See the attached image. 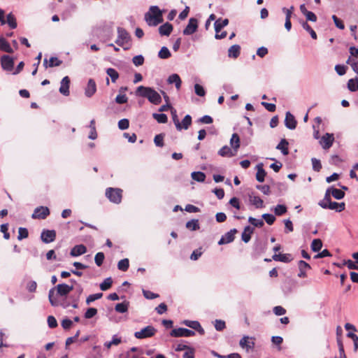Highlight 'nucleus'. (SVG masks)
I'll return each mask as SVG.
<instances>
[{
    "mask_svg": "<svg viewBox=\"0 0 358 358\" xmlns=\"http://www.w3.org/2000/svg\"><path fill=\"white\" fill-rule=\"evenodd\" d=\"M167 82L169 84H175L176 88L178 90L180 89L182 80L177 73H173L169 76Z\"/></svg>",
    "mask_w": 358,
    "mask_h": 358,
    "instance_id": "23",
    "label": "nucleus"
},
{
    "mask_svg": "<svg viewBox=\"0 0 358 358\" xmlns=\"http://www.w3.org/2000/svg\"><path fill=\"white\" fill-rule=\"evenodd\" d=\"M152 116L159 123H166L168 121L166 115L164 113H153Z\"/></svg>",
    "mask_w": 358,
    "mask_h": 358,
    "instance_id": "49",
    "label": "nucleus"
},
{
    "mask_svg": "<svg viewBox=\"0 0 358 358\" xmlns=\"http://www.w3.org/2000/svg\"><path fill=\"white\" fill-rule=\"evenodd\" d=\"M297 122L294 116L289 111L285 114V125L289 129H294L296 127Z\"/></svg>",
    "mask_w": 358,
    "mask_h": 358,
    "instance_id": "15",
    "label": "nucleus"
},
{
    "mask_svg": "<svg viewBox=\"0 0 358 358\" xmlns=\"http://www.w3.org/2000/svg\"><path fill=\"white\" fill-rule=\"evenodd\" d=\"M106 73L111 78L113 83H115L119 78L118 72L113 68H108L106 69Z\"/></svg>",
    "mask_w": 358,
    "mask_h": 358,
    "instance_id": "40",
    "label": "nucleus"
},
{
    "mask_svg": "<svg viewBox=\"0 0 358 358\" xmlns=\"http://www.w3.org/2000/svg\"><path fill=\"white\" fill-rule=\"evenodd\" d=\"M273 211L275 215L281 216L287 213V208L285 205L278 204L273 208Z\"/></svg>",
    "mask_w": 358,
    "mask_h": 358,
    "instance_id": "32",
    "label": "nucleus"
},
{
    "mask_svg": "<svg viewBox=\"0 0 358 358\" xmlns=\"http://www.w3.org/2000/svg\"><path fill=\"white\" fill-rule=\"evenodd\" d=\"M230 145L231 149L237 153L241 145V141L239 136L236 133L232 134L230 139Z\"/></svg>",
    "mask_w": 358,
    "mask_h": 358,
    "instance_id": "22",
    "label": "nucleus"
},
{
    "mask_svg": "<svg viewBox=\"0 0 358 358\" xmlns=\"http://www.w3.org/2000/svg\"><path fill=\"white\" fill-rule=\"evenodd\" d=\"M344 265H345L349 269L358 270V261L353 262L350 259L345 261Z\"/></svg>",
    "mask_w": 358,
    "mask_h": 358,
    "instance_id": "56",
    "label": "nucleus"
},
{
    "mask_svg": "<svg viewBox=\"0 0 358 358\" xmlns=\"http://www.w3.org/2000/svg\"><path fill=\"white\" fill-rule=\"evenodd\" d=\"M218 155L223 157H232L237 155V153L229 148L228 145H224L218 151Z\"/></svg>",
    "mask_w": 358,
    "mask_h": 358,
    "instance_id": "17",
    "label": "nucleus"
},
{
    "mask_svg": "<svg viewBox=\"0 0 358 358\" xmlns=\"http://www.w3.org/2000/svg\"><path fill=\"white\" fill-rule=\"evenodd\" d=\"M180 124H181L180 130H182V129L187 130L192 124V117L189 115H186L185 116V117L182 119Z\"/></svg>",
    "mask_w": 358,
    "mask_h": 358,
    "instance_id": "39",
    "label": "nucleus"
},
{
    "mask_svg": "<svg viewBox=\"0 0 358 358\" xmlns=\"http://www.w3.org/2000/svg\"><path fill=\"white\" fill-rule=\"evenodd\" d=\"M128 307H129V303L124 301L122 303H117L115 307V310L118 313H124L127 312Z\"/></svg>",
    "mask_w": 358,
    "mask_h": 358,
    "instance_id": "41",
    "label": "nucleus"
},
{
    "mask_svg": "<svg viewBox=\"0 0 358 358\" xmlns=\"http://www.w3.org/2000/svg\"><path fill=\"white\" fill-rule=\"evenodd\" d=\"M69 85H70L69 78L68 76L64 77L61 81L59 92L64 96H69Z\"/></svg>",
    "mask_w": 358,
    "mask_h": 358,
    "instance_id": "16",
    "label": "nucleus"
},
{
    "mask_svg": "<svg viewBox=\"0 0 358 358\" xmlns=\"http://www.w3.org/2000/svg\"><path fill=\"white\" fill-rule=\"evenodd\" d=\"M50 215V210L48 207L45 206H39L37 207L34 213L31 215L33 219H45L48 215Z\"/></svg>",
    "mask_w": 358,
    "mask_h": 358,
    "instance_id": "8",
    "label": "nucleus"
},
{
    "mask_svg": "<svg viewBox=\"0 0 358 358\" xmlns=\"http://www.w3.org/2000/svg\"><path fill=\"white\" fill-rule=\"evenodd\" d=\"M0 50L8 53H13V50L3 37H0Z\"/></svg>",
    "mask_w": 358,
    "mask_h": 358,
    "instance_id": "31",
    "label": "nucleus"
},
{
    "mask_svg": "<svg viewBox=\"0 0 358 358\" xmlns=\"http://www.w3.org/2000/svg\"><path fill=\"white\" fill-rule=\"evenodd\" d=\"M102 296H103L102 293H96V294H90V296H87V298L86 299V303H87V304H90L92 302L94 301L95 300L99 299L100 298L102 297Z\"/></svg>",
    "mask_w": 358,
    "mask_h": 358,
    "instance_id": "55",
    "label": "nucleus"
},
{
    "mask_svg": "<svg viewBox=\"0 0 358 358\" xmlns=\"http://www.w3.org/2000/svg\"><path fill=\"white\" fill-rule=\"evenodd\" d=\"M55 289L52 288L49 291L48 299L50 304L52 306H62L63 308H67L71 306L69 301H68L66 299H63L62 300L57 299L55 296Z\"/></svg>",
    "mask_w": 358,
    "mask_h": 358,
    "instance_id": "5",
    "label": "nucleus"
},
{
    "mask_svg": "<svg viewBox=\"0 0 358 358\" xmlns=\"http://www.w3.org/2000/svg\"><path fill=\"white\" fill-rule=\"evenodd\" d=\"M241 52V47L238 45H233L228 50V56L229 57L237 58Z\"/></svg>",
    "mask_w": 358,
    "mask_h": 358,
    "instance_id": "30",
    "label": "nucleus"
},
{
    "mask_svg": "<svg viewBox=\"0 0 358 358\" xmlns=\"http://www.w3.org/2000/svg\"><path fill=\"white\" fill-rule=\"evenodd\" d=\"M288 145V141L283 138L278 144L276 149L280 150L283 155H287L289 154Z\"/></svg>",
    "mask_w": 358,
    "mask_h": 358,
    "instance_id": "27",
    "label": "nucleus"
},
{
    "mask_svg": "<svg viewBox=\"0 0 358 358\" xmlns=\"http://www.w3.org/2000/svg\"><path fill=\"white\" fill-rule=\"evenodd\" d=\"M250 339H252V338H250L248 336H244L239 342L240 346L243 348H245L247 350L252 349L255 347V343L253 341H250Z\"/></svg>",
    "mask_w": 358,
    "mask_h": 358,
    "instance_id": "19",
    "label": "nucleus"
},
{
    "mask_svg": "<svg viewBox=\"0 0 358 358\" xmlns=\"http://www.w3.org/2000/svg\"><path fill=\"white\" fill-rule=\"evenodd\" d=\"M158 56L161 59H168L171 57V52L166 47H162L158 53Z\"/></svg>",
    "mask_w": 358,
    "mask_h": 358,
    "instance_id": "50",
    "label": "nucleus"
},
{
    "mask_svg": "<svg viewBox=\"0 0 358 358\" xmlns=\"http://www.w3.org/2000/svg\"><path fill=\"white\" fill-rule=\"evenodd\" d=\"M96 313L97 310L95 308H90L86 310L85 313V317L86 319L92 318L94 316L96 315Z\"/></svg>",
    "mask_w": 358,
    "mask_h": 358,
    "instance_id": "59",
    "label": "nucleus"
},
{
    "mask_svg": "<svg viewBox=\"0 0 358 358\" xmlns=\"http://www.w3.org/2000/svg\"><path fill=\"white\" fill-rule=\"evenodd\" d=\"M5 20L6 23H7L11 29H15L17 27L16 19L11 13L7 15L6 20Z\"/></svg>",
    "mask_w": 358,
    "mask_h": 358,
    "instance_id": "36",
    "label": "nucleus"
},
{
    "mask_svg": "<svg viewBox=\"0 0 358 358\" xmlns=\"http://www.w3.org/2000/svg\"><path fill=\"white\" fill-rule=\"evenodd\" d=\"M310 247H311V250L313 252H319L321 250L322 247V242L319 238L314 239L312 241Z\"/></svg>",
    "mask_w": 358,
    "mask_h": 358,
    "instance_id": "44",
    "label": "nucleus"
},
{
    "mask_svg": "<svg viewBox=\"0 0 358 358\" xmlns=\"http://www.w3.org/2000/svg\"><path fill=\"white\" fill-rule=\"evenodd\" d=\"M131 37L127 30L122 27L117 28V38L115 43L122 47L124 50H128L129 46H125L130 41Z\"/></svg>",
    "mask_w": 358,
    "mask_h": 358,
    "instance_id": "3",
    "label": "nucleus"
},
{
    "mask_svg": "<svg viewBox=\"0 0 358 358\" xmlns=\"http://www.w3.org/2000/svg\"><path fill=\"white\" fill-rule=\"evenodd\" d=\"M253 231L254 229L250 226L245 227L242 233V241L245 243H248L251 238V234L253 233Z\"/></svg>",
    "mask_w": 358,
    "mask_h": 358,
    "instance_id": "26",
    "label": "nucleus"
},
{
    "mask_svg": "<svg viewBox=\"0 0 358 358\" xmlns=\"http://www.w3.org/2000/svg\"><path fill=\"white\" fill-rule=\"evenodd\" d=\"M256 169H257V173H256V179L258 182H262L264 181V178L266 175V172L265 171V170L263 169V164L262 163H260V164H258L257 166H256Z\"/></svg>",
    "mask_w": 358,
    "mask_h": 358,
    "instance_id": "24",
    "label": "nucleus"
},
{
    "mask_svg": "<svg viewBox=\"0 0 358 358\" xmlns=\"http://www.w3.org/2000/svg\"><path fill=\"white\" fill-rule=\"evenodd\" d=\"M145 20L149 26H157L163 22L162 12L158 6H152L145 13Z\"/></svg>",
    "mask_w": 358,
    "mask_h": 358,
    "instance_id": "2",
    "label": "nucleus"
},
{
    "mask_svg": "<svg viewBox=\"0 0 358 358\" xmlns=\"http://www.w3.org/2000/svg\"><path fill=\"white\" fill-rule=\"evenodd\" d=\"M112 283H113L112 278H107L100 284V289L102 291L108 290L111 287Z\"/></svg>",
    "mask_w": 358,
    "mask_h": 358,
    "instance_id": "47",
    "label": "nucleus"
},
{
    "mask_svg": "<svg viewBox=\"0 0 358 358\" xmlns=\"http://www.w3.org/2000/svg\"><path fill=\"white\" fill-rule=\"evenodd\" d=\"M41 238L45 243H52L56 238V231L55 230L44 229L41 232Z\"/></svg>",
    "mask_w": 358,
    "mask_h": 358,
    "instance_id": "10",
    "label": "nucleus"
},
{
    "mask_svg": "<svg viewBox=\"0 0 358 358\" xmlns=\"http://www.w3.org/2000/svg\"><path fill=\"white\" fill-rule=\"evenodd\" d=\"M171 115H172L173 122L177 130L180 131L181 124L178 118V115H177L176 109L171 108Z\"/></svg>",
    "mask_w": 358,
    "mask_h": 358,
    "instance_id": "48",
    "label": "nucleus"
},
{
    "mask_svg": "<svg viewBox=\"0 0 358 358\" xmlns=\"http://www.w3.org/2000/svg\"><path fill=\"white\" fill-rule=\"evenodd\" d=\"M250 201L257 208L263 207V200L257 196H250Z\"/></svg>",
    "mask_w": 358,
    "mask_h": 358,
    "instance_id": "35",
    "label": "nucleus"
},
{
    "mask_svg": "<svg viewBox=\"0 0 358 358\" xmlns=\"http://www.w3.org/2000/svg\"><path fill=\"white\" fill-rule=\"evenodd\" d=\"M262 218L269 225L273 224L274 223L275 220V216L273 215L269 214V213L263 214L262 215Z\"/></svg>",
    "mask_w": 358,
    "mask_h": 358,
    "instance_id": "54",
    "label": "nucleus"
},
{
    "mask_svg": "<svg viewBox=\"0 0 358 358\" xmlns=\"http://www.w3.org/2000/svg\"><path fill=\"white\" fill-rule=\"evenodd\" d=\"M198 28V20L192 17L189 20L188 24L184 29L182 33L184 35H191L196 31Z\"/></svg>",
    "mask_w": 358,
    "mask_h": 358,
    "instance_id": "9",
    "label": "nucleus"
},
{
    "mask_svg": "<svg viewBox=\"0 0 358 358\" xmlns=\"http://www.w3.org/2000/svg\"><path fill=\"white\" fill-rule=\"evenodd\" d=\"M122 192L121 189L108 187L106 190V196L110 201L118 204L122 201Z\"/></svg>",
    "mask_w": 358,
    "mask_h": 358,
    "instance_id": "4",
    "label": "nucleus"
},
{
    "mask_svg": "<svg viewBox=\"0 0 358 358\" xmlns=\"http://www.w3.org/2000/svg\"><path fill=\"white\" fill-rule=\"evenodd\" d=\"M273 259L275 261L288 263L292 260V258L289 254H275L273 255Z\"/></svg>",
    "mask_w": 358,
    "mask_h": 358,
    "instance_id": "29",
    "label": "nucleus"
},
{
    "mask_svg": "<svg viewBox=\"0 0 358 358\" xmlns=\"http://www.w3.org/2000/svg\"><path fill=\"white\" fill-rule=\"evenodd\" d=\"M215 328L217 331H222L226 328L225 322L221 320H215Z\"/></svg>",
    "mask_w": 358,
    "mask_h": 358,
    "instance_id": "58",
    "label": "nucleus"
},
{
    "mask_svg": "<svg viewBox=\"0 0 358 358\" xmlns=\"http://www.w3.org/2000/svg\"><path fill=\"white\" fill-rule=\"evenodd\" d=\"M157 330L152 326H147L139 331H136L134 336L136 338L143 339L153 336Z\"/></svg>",
    "mask_w": 358,
    "mask_h": 358,
    "instance_id": "6",
    "label": "nucleus"
},
{
    "mask_svg": "<svg viewBox=\"0 0 358 358\" xmlns=\"http://www.w3.org/2000/svg\"><path fill=\"white\" fill-rule=\"evenodd\" d=\"M348 88L351 92L358 90V78H351L348 82Z\"/></svg>",
    "mask_w": 358,
    "mask_h": 358,
    "instance_id": "34",
    "label": "nucleus"
},
{
    "mask_svg": "<svg viewBox=\"0 0 358 358\" xmlns=\"http://www.w3.org/2000/svg\"><path fill=\"white\" fill-rule=\"evenodd\" d=\"M143 294L148 299H154L159 296L157 294H155L149 290L143 289Z\"/></svg>",
    "mask_w": 358,
    "mask_h": 358,
    "instance_id": "63",
    "label": "nucleus"
},
{
    "mask_svg": "<svg viewBox=\"0 0 358 358\" xmlns=\"http://www.w3.org/2000/svg\"><path fill=\"white\" fill-rule=\"evenodd\" d=\"M105 255L103 252H97L94 257V262L98 266H101L103 262Z\"/></svg>",
    "mask_w": 358,
    "mask_h": 358,
    "instance_id": "52",
    "label": "nucleus"
},
{
    "mask_svg": "<svg viewBox=\"0 0 358 358\" xmlns=\"http://www.w3.org/2000/svg\"><path fill=\"white\" fill-rule=\"evenodd\" d=\"M298 266L299 269L298 276L299 278H306L307 276L306 271L310 269V266L303 260H300L298 262Z\"/></svg>",
    "mask_w": 358,
    "mask_h": 358,
    "instance_id": "18",
    "label": "nucleus"
},
{
    "mask_svg": "<svg viewBox=\"0 0 358 358\" xmlns=\"http://www.w3.org/2000/svg\"><path fill=\"white\" fill-rule=\"evenodd\" d=\"M248 222L256 227H262L264 224L262 220L256 219L252 217L248 218Z\"/></svg>",
    "mask_w": 358,
    "mask_h": 358,
    "instance_id": "53",
    "label": "nucleus"
},
{
    "mask_svg": "<svg viewBox=\"0 0 358 358\" xmlns=\"http://www.w3.org/2000/svg\"><path fill=\"white\" fill-rule=\"evenodd\" d=\"M334 136L333 134L326 133L321 138L320 143L325 150L329 149L333 145Z\"/></svg>",
    "mask_w": 358,
    "mask_h": 358,
    "instance_id": "13",
    "label": "nucleus"
},
{
    "mask_svg": "<svg viewBox=\"0 0 358 358\" xmlns=\"http://www.w3.org/2000/svg\"><path fill=\"white\" fill-rule=\"evenodd\" d=\"M129 266V261L128 259L125 258L121 259L117 264V268L119 270L122 271H126L128 270Z\"/></svg>",
    "mask_w": 358,
    "mask_h": 358,
    "instance_id": "45",
    "label": "nucleus"
},
{
    "mask_svg": "<svg viewBox=\"0 0 358 358\" xmlns=\"http://www.w3.org/2000/svg\"><path fill=\"white\" fill-rule=\"evenodd\" d=\"M192 178L197 182H203L206 179V175L201 171H194L191 174Z\"/></svg>",
    "mask_w": 358,
    "mask_h": 358,
    "instance_id": "38",
    "label": "nucleus"
},
{
    "mask_svg": "<svg viewBox=\"0 0 358 358\" xmlns=\"http://www.w3.org/2000/svg\"><path fill=\"white\" fill-rule=\"evenodd\" d=\"M170 335L173 337H190L195 335L194 331L185 329V328H178L173 329Z\"/></svg>",
    "mask_w": 358,
    "mask_h": 358,
    "instance_id": "7",
    "label": "nucleus"
},
{
    "mask_svg": "<svg viewBox=\"0 0 358 358\" xmlns=\"http://www.w3.org/2000/svg\"><path fill=\"white\" fill-rule=\"evenodd\" d=\"M229 24V20L228 19H221L219 18L217 20H215L214 23L215 27V31L216 33H219L222 28L226 27Z\"/></svg>",
    "mask_w": 358,
    "mask_h": 358,
    "instance_id": "28",
    "label": "nucleus"
},
{
    "mask_svg": "<svg viewBox=\"0 0 358 358\" xmlns=\"http://www.w3.org/2000/svg\"><path fill=\"white\" fill-rule=\"evenodd\" d=\"M330 190L331 192L332 196L336 199H341L345 196V193L341 189L331 187Z\"/></svg>",
    "mask_w": 358,
    "mask_h": 358,
    "instance_id": "37",
    "label": "nucleus"
},
{
    "mask_svg": "<svg viewBox=\"0 0 358 358\" xmlns=\"http://www.w3.org/2000/svg\"><path fill=\"white\" fill-rule=\"evenodd\" d=\"M78 295L76 296H71L70 299L72 300L71 306L74 308H78V301L80 299V296L83 292V288L79 286V287L77 289Z\"/></svg>",
    "mask_w": 358,
    "mask_h": 358,
    "instance_id": "33",
    "label": "nucleus"
},
{
    "mask_svg": "<svg viewBox=\"0 0 358 358\" xmlns=\"http://www.w3.org/2000/svg\"><path fill=\"white\" fill-rule=\"evenodd\" d=\"M136 95L148 99L150 103L155 105H158L162 102L160 94L155 89L150 87L138 86L136 90Z\"/></svg>",
    "mask_w": 358,
    "mask_h": 358,
    "instance_id": "1",
    "label": "nucleus"
},
{
    "mask_svg": "<svg viewBox=\"0 0 358 358\" xmlns=\"http://www.w3.org/2000/svg\"><path fill=\"white\" fill-rule=\"evenodd\" d=\"M194 91L196 95L199 96H203L206 94L204 88L199 84L194 85Z\"/></svg>",
    "mask_w": 358,
    "mask_h": 358,
    "instance_id": "60",
    "label": "nucleus"
},
{
    "mask_svg": "<svg viewBox=\"0 0 358 358\" xmlns=\"http://www.w3.org/2000/svg\"><path fill=\"white\" fill-rule=\"evenodd\" d=\"M90 128L91 131H90V135L88 137L90 139L94 140L97 138V134H96V131L94 120H92L90 121Z\"/></svg>",
    "mask_w": 358,
    "mask_h": 358,
    "instance_id": "46",
    "label": "nucleus"
},
{
    "mask_svg": "<svg viewBox=\"0 0 358 358\" xmlns=\"http://www.w3.org/2000/svg\"><path fill=\"white\" fill-rule=\"evenodd\" d=\"M57 294L61 296H66L73 289V285H68L66 284H58L55 288Z\"/></svg>",
    "mask_w": 358,
    "mask_h": 358,
    "instance_id": "12",
    "label": "nucleus"
},
{
    "mask_svg": "<svg viewBox=\"0 0 358 358\" xmlns=\"http://www.w3.org/2000/svg\"><path fill=\"white\" fill-rule=\"evenodd\" d=\"M236 233L237 230L236 229H231L229 231L227 232L224 236L221 237V238L218 241V244L224 245L231 243L234 240L235 234Z\"/></svg>",
    "mask_w": 358,
    "mask_h": 358,
    "instance_id": "14",
    "label": "nucleus"
},
{
    "mask_svg": "<svg viewBox=\"0 0 358 358\" xmlns=\"http://www.w3.org/2000/svg\"><path fill=\"white\" fill-rule=\"evenodd\" d=\"M129 127V122L128 119L124 118L118 122V127L121 130H125Z\"/></svg>",
    "mask_w": 358,
    "mask_h": 358,
    "instance_id": "57",
    "label": "nucleus"
},
{
    "mask_svg": "<svg viewBox=\"0 0 358 358\" xmlns=\"http://www.w3.org/2000/svg\"><path fill=\"white\" fill-rule=\"evenodd\" d=\"M96 91V85L93 79H90L87 87L85 89V95L87 97H91Z\"/></svg>",
    "mask_w": 358,
    "mask_h": 358,
    "instance_id": "21",
    "label": "nucleus"
},
{
    "mask_svg": "<svg viewBox=\"0 0 358 358\" xmlns=\"http://www.w3.org/2000/svg\"><path fill=\"white\" fill-rule=\"evenodd\" d=\"M132 62L135 66H141L144 62V57L141 55H136L133 57Z\"/></svg>",
    "mask_w": 358,
    "mask_h": 358,
    "instance_id": "61",
    "label": "nucleus"
},
{
    "mask_svg": "<svg viewBox=\"0 0 358 358\" xmlns=\"http://www.w3.org/2000/svg\"><path fill=\"white\" fill-rule=\"evenodd\" d=\"M87 252V248L84 245H75L71 250L70 255L73 257H78L85 254Z\"/></svg>",
    "mask_w": 358,
    "mask_h": 358,
    "instance_id": "20",
    "label": "nucleus"
},
{
    "mask_svg": "<svg viewBox=\"0 0 358 358\" xmlns=\"http://www.w3.org/2000/svg\"><path fill=\"white\" fill-rule=\"evenodd\" d=\"M172 30L173 26L169 22H166L159 27V32L161 36H169Z\"/></svg>",
    "mask_w": 358,
    "mask_h": 358,
    "instance_id": "25",
    "label": "nucleus"
},
{
    "mask_svg": "<svg viewBox=\"0 0 358 358\" xmlns=\"http://www.w3.org/2000/svg\"><path fill=\"white\" fill-rule=\"evenodd\" d=\"M312 165H313V169L315 171H320L322 169V164L319 159H317L316 158H312L311 159Z\"/></svg>",
    "mask_w": 358,
    "mask_h": 358,
    "instance_id": "62",
    "label": "nucleus"
},
{
    "mask_svg": "<svg viewBox=\"0 0 358 358\" xmlns=\"http://www.w3.org/2000/svg\"><path fill=\"white\" fill-rule=\"evenodd\" d=\"M164 134H159L155 136L154 138V143L156 146L157 147H163L164 146Z\"/></svg>",
    "mask_w": 358,
    "mask_h": 358,
    "instance_id": "51",
    "label": "nucleus"
},
{
    "mask_svg": "<svg viewBox=\"0 0 358 358\" xmlns=\"http://www.w3.org/2000/svg\"><path fill=\"white\" fill-rule=\"evenodd\" d=\"M302 27L307 31L310 34L312 38L316 39L317 38V34L315 31L310 27V26L308 24L306 21H302L301 22Z\"/></svg>",
    "mask_w": 358,
    "mask_h": 358,
    "instance_id": "43",
    "label": "nucleus"
},
{
    "mask_svg": "<svg viewBox=\"0 0 358 358\" xmlns=\"http://www.w3.org/2000/svg\"><path fill=\"white\" fill-rule=\"evenodd\" d=\"M1 68L5 71H12L14 66L13 59L8 55H3L1 57Z\"/></svg>",
    "mask_w": 358,
    "mask_h": 358,
    "instance_id": "11",
    "label": "nucleus"
},
{
    "mask_svg": "<svg viewBox=\"0 0 358 358\" xmlns=\"http://www.w3.org/2000/svg\"><path fill=\"white\" fill-rule=\"evenodd\" d=\"M186 227L192 231H196L199 229V220L196 219L191 220L186 223Z\"/></svg>",
    "mask_w": 358,
    "mask_h": 358,
    "instance_id": "42",
    "label": "nucleus"
},
{
    "mask_svg": "<svg viewBox=\"0 0 358 358\" xmlns=\"http://www.w3.org/2000/svg\"><path fill=\"white\" fill-rule=\"evenodd\" d=\"M48 327L51 329L55 328L57 327V322L54 316L50 315L48 317Z\"/></svg>",
    "mask_w": 358,
    "mask_h": 358,
    "instance_id": "64",
    "label": "nucleus"
}]
</instances>
